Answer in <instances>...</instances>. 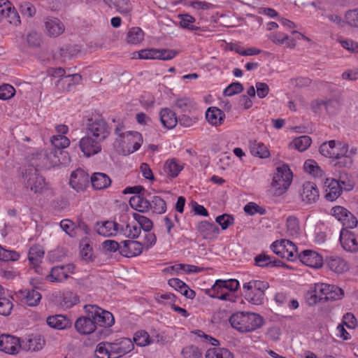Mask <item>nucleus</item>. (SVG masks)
<instances>
[{"label": "nucleus", "mask_w": 358, "mask_h": 358, "mask_svg": "<svg viewBox=\"0 0 358 358\" xmlns=\"http://www.w3.org/2000/svg\"><path fill=\"white\" fill-rule=\"evenodd\" d=\"M320 152L326 157L335 159V166L350 169L353 165L357 149L350 148L345 143L332 140L323 143L320 147Z\"/></svg>", "instance_id": "f257e3e1"}, {"label": "nucleus", "mask_w": 358, "mask_h": 358, "mask_svg": "<svg viewBox=\"0 0 358 358\" xmlns=\"http://www.w3.org/2000/svg\"><path fill=\"white\" fill-rule=\"evenodd\" d=\"M229 321L231 327L241 334L253 332L264 324V319L259 314L248 311L234 313Z\"/></svg>", "instance_id": "f03ea898"}, {"label": "nucleus", "mask_w": 358, "mask_h": 358, "mask_svg": "<svg viewBox=\"0 0 358 358\" xmlns=\"http://www.w3.org/2000/svg\"><path fill=\"white\" fill-rule=\"evenodd\" d=\"M292 172L287 164L277 167L273 175L270 192L275 196L284 194L289 188L292 181Z\"/></svg>", "instance_id": "7ed1b4c3"}, {"label": "nucleus", "mask_w": 358, "mask_h": 358, "mask_svg": "<svg viewBox=\"0 0 358 358\" xmlns=\"http://www.w3.org/2000/svg\"><path fill=\"white\" fill-rule=\"evenodd\" d=\"M269 287L268 282L260 280H252L243 285L245 298L253 305H261L264 303L265 291Z\"/></svg>", "instance_id": "20e7f679"}, {"label": "nucleus", "mask_w": 358, "mask_h": 358, "mask_svg": "<svg viewBox=\"0 0 358 358\" xmlns=\"http://www.w3.org/2000/svg\"><path fill=\"white\" fill-rule=\"evenodd\" d=\"M116 133L121 137L120 141H117L116 146L120 152L124 155H129L137 151L141 146L143 140L141 134L138 131H128L123 134Z\"/></svg>", "instance_id": "39448f33"}, {"label": "nucleus", "mask_w": 358, "mask_h": 358, "mask_svg": "<svg viewBox=\"0 0 358 358\" xmlns=\"http://www.w3.org/2000/svg\"><path fill=\"white\" fill-rule=\"evenodd\" d=\"M41 162L37 166L41 168L50 169L60 164L66 165L69 163L68 153L59 150L44 151L40 153Z\"/></svg>", "instance_id": "423d86ee"}, {"label": "nucleus", "mask_w": 358, "mask_h": 358, "mask_svg": "<svg viewBox=\"0 0 358 358\" xmlns=\"http://www.w3.org/2000/svg\"><path fill=\"white\" fill-rule=\"evenodd\" d=\"M271 248L274 253L288 261L293 262L299 256L296 245L287 239L275 241L271 244Z\"/></svg>", "instance_id": "0eeeda50"}, {"label": "nucleus", "mask_w": 358, "mask_h": 358, "mask_svg": "<svg viewBox=\"0 0 358 358\" xmlns=\"http://www.w3.org/2000/svg\"><path fill=\"white\" fill-rule=\"evenodd\" d=\"M22 182L25 187L34 194H42L48 189V184L45 178L38 174L36 170L26 171L23 175Z\"/></svg>", "instance_id": "6e6552de"}, {"label": "nucleus", "mask_w": 358, "mask_h": 358, "mask_svg": "<svg viewBox=\"0 0 358 358\" xmlns=\"http://www.w3.org/2000/svg\"><path fill=\"white\" fill-rule=\"evenodd\" d=\"M85 310L89 316L92 317L95 324L109 327L115 322L113 315L111 313L104 310L96 305H86L85 306Z\"/></svg>", "instance_id": "1a4fd4ad"}, {"label": "nucleus", "mask_w": 358, "mask_h": 358, "mask_svg": "<svg viewBox=\"0 0 358 358\" xmlns=\"http://www.w3.org/2000/svg\"><path fill=\"white\" fill-rule=\"evenodd\" d=\"M178 52L170 49H144L134 53V58L141 59L170 60L174 58Z\"/></svg>", "instance_id": "9d476101"}, {"label": "nucleus", "mask_w": 358, "mask_h": 358, "mask_svg": "<svg viewBox=\"0 0 358 358\" xmlns=\"http://www.w3.org/2000/svg\"><path fill=\"white\" fill-rule=\"evenodd\" d=\"M314 287L315 292L320 296L321 300L336 301L341 299L344 296L343 290L334 285L316 283Z\"/></svg>", "instance_id": "9b49d317"}, {"label": "nucleus", "mask_w": 358, "mask_h": 358, "mask_svg": "<svg viewBox=\"0 0 358 358\" xmlns=\"http://www.w3.org/2000/svg\"><path fill=\"white\" fill-rule=\"evenodd\" d=\"M87 132L88 136L92 135L99 141L104 140L109 134L110 130L106 121L98 117L90 119L87 124Z\"/></svg>", "instance_id": "f8f14e48"}, {"label": "nucleus", "mask_w": 358, "mask_h": 358, "mask_svg": "<svg viewBox=\"0 0 358 358\" xmlns=\"http://www.w3.org/2000/svg\"><path fill=\"white\" fill-rule=\"evenodd\" d=\"M76 267L73 264L54 266L45 276V279L51 282H62L71 275L75 273Z\"/></svg>", "instance_id": "ddd939ff"}, {"label": "nucleus", "mask_w": 358, "mask_h": 358, "mask_svg": "<svg viewBox=\"0 0 358 358\" xmlns=\"http://www.w3.org/2000/svg\"><path fill=\"white\" fill-rule=\"evenodd\" d=\"M331 214L346 228L353 229L357 225V218L348 210L337 206L331 209Z\"/></svg>", "instance_id": "4468645a"}, {"label": "nucleus", "mask_w": 358, "mask_h": 358, "mask_svg": "<svg viewBox=\"0 0 358 358\" xmlns=\"http://www.w3.org/2000/svg\"><path fill=\"white\" fill-rule=\"evenodd\" d=\"M21 347V341L19 338L8 334L0 336L1 351L9 355H16L20 352Z\"/></svg>", "instance_id": "2eb2a0df"}, {"label": "nucleus", "mask_w": 358, "mask_h": 358, "mask_svg": "<svg viewBox=\"0 0 358 358\" xmlns=\"http://www.w3.org/2000/svg\"><path fill=\"white\" fill-rule=\"evenodd\" d=\"M0 10H3L0 12V20L2 17H5L7 22L13 26L16 27L21 24L20 15L10 1L0 0Z\"/></svg>", "instance_id": "dca6fc26"}, {"label": "nucleus", "mask_w": 358, "mask_h": 358, "mask_svg": "<svg viewBox=\"0 0 358 358\" xmlns=\"http://www.w3.org/2000/svg\"><path fill=\"white\" fill-rule=\"evenodd\" d=\"M16 297L24 304L36 306L41 300V294L35 289H22L15 293Z\"/></svg>", "instance_id": "f3484780"}, {"label": "nucleus", "mask_w": 358, "mask_h": 358, "mask_svg": "<svg viewBox=\"0 0 358 358\" xmlns=\"http://www.w3.org/2000/svg\"><path fill=\"white\" fill-rule=\"evenodd\" d=\"M45 344V339L41 335L31 334L21 341V349L27 352H38Z\"/></svg>", "instance_id": "a211bd4d"}, {"label": "nucleus", "mask_w": 358, "mask_h": 358, "mask_svg": "<svg viewBox=\"0 0 358 358\" xmlns=\"http://www.w3.org/2000/svg\"><path fill=\"white\" fill-rule=\"evenodd\" d=\"M69 183L76 191H84L89 184V175L83 169H76L72 172Z\"/></svg>", "instance_id": "6ab92c4d"}, {"label": "nucleus", "mask_w": 358, "mask_h": 358, "mask_svg": "<svg viewBox=\"0 0 358 358\" xmlns=\"http://www.w3.org/2000/svg\"><path fill=\"white\" fill-rule=\"evenodd\" d=\"M301 201L306 204L315 203L319 198V191L314 182H306L299 191Z\"/></svg>", "instance_id": "aec40b11"}, {"label": "nucleus", "mask_w": 358, "mask_h": 358, "mask_svg": "<svg viewBox=\"0 0 358 358\" xmlns=\"http://www.w3.org/2000/svg\"><path fill=\"white\" fill-rule=\"evenodd\" d=\"M298 257L303 264L312 268H318L323 265L322 257L313 250H303L299 254Z\"/></svg>", "instance_id": "412c9836"}, {"label": "nucleus", "mask_w": 358, "mask_h": 358, "mask_svg": "<svg viewBox=\"0 0 358 358\" xmlns=\"http://www.w3.org/2000/svg\"><path fill=\"white\" fill-rule=\"evenodd\" d=\"M82 76L78 73L65 76L64 78L58 79L55 83L56 88L60 92H69L73 90L75 87L80 84Z\"/></svg>", "instance_id": "4be33fe9"}, {"label": "nucleus", "mask_w": 358, "mask_h": 358, "mask_svg": "<svg viewBox=\"0 0 358 358\" xmlns=\"http://www.w3.org/2000/svg\"><path fill=\"white\" fill-rule=\"evenodd\" d=\"M141 234V227L136 223L127 222V217L122 216L119 224V235L130 238H136Z\"/></svg>", "instance_id": "5701e85b"}, {"label": "nucleus", "mask_w": 358, "mask_h": 358, "mask_svg": "<svg viewBox=\"0 0 358 358\" xmlns=\"http://www.w3.org/2000/svg\"><path fill=\"white\" fill-rule=\"evenodd\" d=\"M114 357H119L130 352L134 349L133 341L128 338H121L110 344Z\"/></svg>", "instance_id": "b1692460"}, {"label": "nucleus", "mask_w": 358, "mask_h": 358, "mask_svg": "<svg viewBox=\"0 0 358 358\" xmlns=\"http://www.w3.org/2000/svg\"><path fill=\"white\" fill-rule=\"evenodd\" d=\"M100 141L92 139L90 136L80 140V148L86 157H91L101 151Z\"/></svg>", "instance_id": "393cba45"}, {"label": "nucleus", "mask_w": 358, "mask_h": 358, "mask_svg": "<svg viewBox=\"0 0 358 358\" xmlns=\"http://www.w3.org/2000/svg\"><path fill=\"white\" fill-rule=\"evenodd\" d=\"M340 242L345 250L350 252L358 251V242L355 235L346 229L341 230Z\"/></svg>", "instance_id": "a878e982"}, {"label": "nucleus", "mask_w": 358, "mask_h": 358, "mask_svg": "<svg viewBox=\"0 0 358 358\" xmlns=\"http://www.w3.org/2000/svg\"><path fill=\"white\" fill-rule=\"evenodd\" d=\"M119 224L115 221H104L97 222L95 230L98 234L104 237L119 235Z\"/></svg>", "instance_id": "bb28decb"}, {"label": "nucleus", "mask_w": 358, "mask_h": 358, "mask_svg": "<svg viewBox=\"0 0 358 358\" xmlns=\"http://www.w3.org/2000/svg\"><path fill=\"white\" fill-rule=\"evenodd\" d=\"M120 246L121 253L127 257L138 256L143 250V245L141 243L136 241H124Z\"/></svg>", "instance_id": "cd10ccee"}, {"label": "nucleus", "mask_w": 358, "mask_h": 358, "mask_svg": "<svg viewBox=\"0 0 358 358\" xmlns=\"http://www.w3.org/2000/svg\"><path fill=\"white\" fill-rule=\"evenodd\" d=\"M324 190L326 199L331 201L338 199L342 193L340 182L333 178L326 179Z\"/></svg>", "instance_id": "c85d7f7f"}, {"label": "nucleus", "mask_w": 358, "mask_h": 358, "mask_svg": "<svg viewBox=\"0 0 358 358\" xmlns=\"http://www.w3.org/2000/svg\"><path fill=\"white\" fill-rule=\"evenodd\" d=\"M205 115L208 124L215 127L222 125L225 120L224 113L215 106L209 107L206 110Z\"/></svg>", "instance_id": "c756f323"}, {"label": "nucleus", "mask_w": 358, "mask_h": 358, "mask_svg": "<svg viewBox=\"0 0 358 358\" xmlns=\"http://www.w3.org/2000/svg\"><path fill=\"white\" fill-rule=\"evenodd\" d=\"M75 327L81 334H90L95 331L96 324L92 317L87 315V317L78 318L75 323Z\"/></svg>", "instance_id": "7c9ffc66"}, {"label": "nucleus", "mask_w": 358, "mask_h": 358, "mask_svg": "<svg viewBox=\"0 0 358 358\" xmlns=\"http://www.w3.org/2000/svg\"><path fill=\"white\" fill-rule=\"evenodd\" d=\"M45 27L47 34L53 37L62 34L64 31V25L57 18L48 17L45 21Z\"/></svg>", "instance_id": "2f4dec72"}, {"label": "nucleus", "mask_w": 358, "mask_h": 358, "mask_svg": "<svg viewBox=\"0 0 358 358\" xmlns=\"http://www.w3.org/2000/svg\"><path fill=\"white\" fill-rule=\"evenodd\" d=\"M328 268L336 273H342L349 269L347 262L340 257L330 256L327 259Z\"/></svg>", "instance_id": "473e14b6"}, {"label": "nucleus", "mask_w": 358, "mask_h": 358, "mask_svg": "<svg viewBox=\"0 0 358 358\" xmlns=\"http://www.w3.org/2000/svg\"><path fill=\"white\" fill-rule=\"evenodd\" d=\"M159 117L162 125L168 129H173L178 123L176 114L168 108H162L160 110Z\"/></svg>", "instance_id": "72a5a7b5"}, {"label": "nucleus", "mask_w": 358, "mask_h": 358, "mask_svg": "<svg viewBox=\"0 0 358 358\" xmlns=\"http://www.w3.org/2000/svg\"><path fill=\"white\" fill-rule=\"evenodd\" d=\"M106 6L112 9H115L117 12L122 15H129L131 10L132 6L129 0H103Z\"/></svg>", "instance_id": "f704fd0d"}, {"label": "nucleus", "mask_w": 358, "mask_h": 358, "mask_svg": "<svg viewBox=\"0 0 358 358\" xmlns=\"http://www.w3.org/2000/svg\"><path fill=\"white\" fill-rule=\"evenodd\" d=\"M198 229L204 238L209 240L216 238L220 234V229L215 224L206 221L200 222Z\"/></svg>", "instance_id": "c9c22d12"}, {"label": "nucleus", "mask_w": 358, "mask_h": 358, "mask_svg": "<svg viewBox=\"0 0 358 358\" xmlns=\"http://www.w3.org/2000/svg\"><path fill=\"white\" fill-rule=\"evenodd\" d=\"M168 284L176 291L181 293L187 299H194L196 296L195 292L189 288V287L181 280L178 278H171L168 281Z\"/></svg>", "instance_id": "e433bc0d"}, {"label": "nucleus", "mask_w": 358, "mask_h": 358, "mask_svg": "<svg viewBox=\"0 0 358 358\" xmlns=\"http://www.w3.org/2000/svg\"><path fill=\"white\" fill-rule=\"evenodd\" d=\"M47 324L52 328L64 329L70 327L72 322L63 315H56L47 318Z\"/></svg>", "instance_id": "4c0bfd02"}, {"label": "nucleus", "mask_w": 358, "mask_h": 358, "mask_svg": "<svg viewBox=\"0 0 358 358\" xmlns=\"http://www.w3.org/2000/svg\"><path fill=\"white\" fill-rule=\"evenodd\" d=\"M129 205L134 210L141 213L148 212L151 209V203L138 194L134 195L130 198Z\"/></svg>", "instance_id": "58836bf2"}, {"label": "nucleus", "mask_w": 358, "mask_h": 358, "mask_svg": "<svg viewBox=\"0 0 358 358\" xmlns=\"http://www.w3.org/2000/svg\"><path fill=\"white\" fill-rule=\"evenodd\" d=\"M79 302V297L76 294L66 291L60 294L58 303L60 307L64 309H69Z\"/></svg>", "instance_id": "ea45409f"}, {"label": "nucleus", "mask_w": 358, "mask_h": 358, "mask_svg": "<svg viewBox=\"0 0 358 358\" xmlns=\"http://www.w3.org/2000/svg\"><path fill=\"white\" fill-rule=\"evenodd\" d=\"M91 182L94 189H103L110 185L111 180L103 173H94L91 176Z\"/></svg>", "instance_id": "a19ab883"}, {"label": "nucleus", "mask_w": 358, "mask_h": 358, "mask_svg": "<svg viewBox=\"0 0 358 358\" xmlns=\"http://www.w3.org/2000/svg\"><path fill=\"white\" fill-rule=\"evenodd\" d=\"M304 171L314 178H322L324 176V172L313 159H307L303 164Z\"/></svg>", "instance_id": "79ce46f5"}, {"label": "nucleus", "mask_w": 358, "mask_h": 358, "mask_svg": "<svg viewBox=\"0 0 358 358\" xmlns=\"http://www.w3.org/2000/svg\"><path fill=\"white\" fill-rule=\"evenodd\" d=\"M250 150L253 156L259 158H268L270 156V152L267 147L263 143L257 141L250 142Z\"/></svg>", "instance_id": "37998d69"}, {"label": "nucleus", "mask_w": 358, "mask_h": 358, "mask_svg": "<svg viewBox=\"0 0 358 358\" xmlns=\"http://www.w3.org/2000/svg\"><path fill=\"white\" fill-rule=\"evenodd\" d=\"M268 38L277 45H285L288 48H294L295 46L294 40L290 38L287 34L282 32H275L267 36Z\"/></svg>", "instance_id": "c03bdc74"}, {"label": "nucleus", "mask_w": 358, "mask_h": 358, "mask_svg": "<svg viewBox=\"0 0 358 358\" xmlns=\"http://www.w3.org/2000/svg\"><path fill=\"white\" fill-rule=\"evenodd\" d=\"M168 270L173 271L176 274H181V273H196L201 271V268L192 265V264H177L173 266H171L168 268Z\"/></svg>", "instance_id": "a18cd8bd"}, {"label": "nucleus", "mask_w": 358, "mask_h": 358, "mask_svg": "<svg viewBox=\"0 0 358 358\" xmlns=\"http://www.w3.org/2000/svg\"><path fill=\"white\" fill-rule=\"evenodd\" d=\"M286 232L292 238H297L301 234L299 220L294 217H289L286 222Z\"/></svg>", "instance_id": "49530a36"}, {"label": "nucleus", "mask_w": 358, "mask_h": 358, "mask_svg": "<svg viewBox=\"0 0 358 358\" xmlns=\"http://www.w3.org/2000/svg\"><path fill=\"white\" fill-rule=\"evenodd\" d=\"M206 358H234V356L227 348H213L206 351Z\"/></svg>", "instance_id": "de8ad7c7"}, {"label": "nucleus", "mask_w": 358, "mask_h": 358, "mask_svg": "<svg viewBox=\"0 0 358 358\" xmlns=\"http://www.w3.org/2000/svg\"><path fill=\"white\" fill-rule=\"evenodd\" d=\"M216 281L210 289L206 290V294L211 298L218 299L222 301L230 300L231 294L225 291L223 287H216Z\"/></svg>", "instance_id": "09e8293b"}, {"label": "nucleus", "mask_w": 358, "mask_h": 358, "mask_svg": "<svg viewBox=\"0 0 358 358\" xmlns=\"http://www.w3.org/2000/svg\"><path fill=\"white\" fill-rule=\"evenodd\" d=\"M44 250L40 245H34L30 248L28 253V259L30 263L34 265H38L42 260L44 255Z\"/></svg>", "instance_id": "8fccbe9b"}, {"label": "nucleus", "mask_w": 358, "mask_h": 358, "mask_svg": "<svg viewBox=\"0 0 358 358\" xmlns=\"http://www.w3.org/2000/svg\"><path fill=\"white\" fill-rule=\"evenodd\" d=\"M133 341L134 343L140 347H145L152 343V338L145 330L137 331L134 334Z\"/></svg>", "instance_id": "3c124183"}, {"label": "nucleus", "mask_w": 358, "mask_h": 358, "mask_svg": "<svg viewBox=\"0 0 358 358\" xmlns=\"http://www.w3.org/2000/svg\"><path fill=\"white\" fill-rule=\"evenodd\" d=\"M111 343L101 342L95 349V356L96 358H115L113 352L110 349Z\"/></svg>", "instance_id": "603ef678"}, {"label": "nucleus", "mask_w": 358, "mask_h": 358, "mask_svg": "<svg viewBox=\"0 0 358 358\" xmlns=\"http://www.w3.org/2000/svg\"><path fill=\"white\" fill-rule=\"evenodd\" d=\"M182 165L175 159L167 160L164 164V171L171 177H176L182 169Z\"/></svg>", "instance_id": "864d4df0"}, {"label": "nucleus", "mask_w": 358, "mask_h": 358, "mask_svg": "<svg viewBox=\"0 0 358 358\" xmlns=\"http://www.w3.org/2000/svg\"><path fill=\"white\" fill-rule=\"evenodd\" d=\"M311 143L312 140L308 136H301L294 138L291 142L290 146L299 152H303L310 147Z\"/></svg>", "instance_id": "5fc2aeb1"}, {"label": "nucleus", "mask_w": 358, "mask_h": 358, "mask_svg": "<svg viewBox=\"0 0 358 358\" xmlns=\"http://www.w3.org/2000/svg\"><path fill=\"white\" fill-rule=\"evenodd\" d=\"M144 39V32L140 27H132L129 29L127 36L129 43L138 44Z\"/></svg>", "instance_id": "6e6d98bb"}, {"label": "nucleus", "mask_w": 358, "mask_h": 358, "mask_svg": "<svg viewBox=\"0 0 358 358\" xmlns=\"http://www.w3.org/2000/svg\"><path fill=\"white\" fill-rule=\"evenodd\" d=\"M180 25L182 28L188 30H199L200 27L194 25L195 17L189 14H180L178 15Z\"/></svg>", "instance_id": "4d7b16f0"}, {"label": "nucleus", "mask_w": 358, "mask_h": 358, "mask_svg": "<svg viewBox=\"0 0 358 358\" xmlns=\"http://www.w3.org/2000/svg\"><path fill=\"white\" fill-rule=\"evenodd\" d=\"M239 282L236 279H229V280H222L218 279L216 280V287H219L224 288L225 291L228 292H235L239 287Z\"/></svg>", "instance_id": "13d9d810"}, {"label": "nucleus", "mask_w": 358, "mask_h": 358, "mask_svg": "<svg viewBox=\"0 0 358 358\" xmlns=\"http://www.w3.org/2000/svg\"><path fill=\"white\" fill-rule=\"evenodd\" d=\"M3 291L0 294V315H8L10 314L13 305L10 296H3Z\"/></svg>", "instance_id": "bf43d9fd"}, {"label": "nucleus", "mask_w": 358, "mask_h": 358, "mask_svg": "<svg viewBox=\"0 0 358 358\" xmlns=\"http://www.w3.org/2000/svg\"><path fill=\"white\" fill-rule=\"evenodd\" d=\"M255 263L258 266H279L280 261L273 260L272 258L266 255H259L255 257Z\"/></svg>", "instance_id": "052dcab7"}, {"label": "nucleus", "mask_w": 358, "mask_h": 358, "mask_svg": "<svg viewBox=\"0 0 358 358\" xmlns=\"http://www.w3.org/2000/svg\"><path fill=\"white\" fill-rule=\"evenodd\" d=\"M20 254L13 250H8L0 245V260L3 262L17 261L20 259Z\"/></svg>", "instance_id": "680f3d73"}, {"label": "nucleus", "mask_w": 358, "mask_h": 358, "mask_svg": "<svg viewBox=\"0 0 358 358\" xmlns=\"http://www.w3.org/2000/svg\"><path fill=\"white\" fill-rule=\"evenodd\" d=\"M19 9L24 17H32L36 13L35 6L29 1L21 2L19 5Z\"/></svg>", "instance_id": "e2e57ef3"}, {"label": "nucleus", "mask_w": 358, "mask_h": 358, "mask_svg": "<svg viewBox=\"0 0 358 358\" xmlns=\"http://www.w3.org/2000/svg\"><path fill=\"white\" fill-rule=\"evenodd\" d=\"M134 220L136 221V224L144 230V231H150L152 228V221L144 215L138 213H134L133 215Z\"/></svg>", "instance_id": "0e129e2a"}, {"label": "nucleus", "mask_w": 358, "mask_h": 358, "mask_svg": "<svg viewBox=\"0 0 358 358\" xmlns=\"http://www.w3.org/2000/svg\"><path fill=\"white\" fill-rule=\"evenodd\" d=\"M52 145L55 148V150H62L61 149L67 148L69 145V139L64 135L53 136L51 139Z\"/></svg>", "instance_id": "69168bd1"}, {"label": "nucleus", "mask_w": 358, "mask_h": 358, "mask_svg": "<svg viewBox=\"0 0 358 358\" xmlns=\"http://www.w3.org/2000/svg\"><path fill=\"white\" fill-rule=\"evenodd\" d=\"M151 208L157 214L164 213L166 210V202L161 197L155 196L152 199Z\"/></svg>", "instance_id": "338daca9"}, {"label": "nucleus", "mask_w": 358, "mask_h": 358, "mask_svg": "<svg viewBox=\"0 0 358 358\" xmlns=\"http://www.w3.org/2000/svg\"><path fill=\"white\" fill-rule=\"evenodd\" d=\"M181 355L183 358H200L201 357V351L194 345H188L183 348Z\"/></svg>", "instance_id": "774afa93"}]
</instances>
